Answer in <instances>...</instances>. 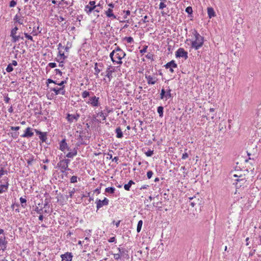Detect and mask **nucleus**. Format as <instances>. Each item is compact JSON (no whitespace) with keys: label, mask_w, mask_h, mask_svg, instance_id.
I'll use <instances>...</instances> for the list:
<instances>
[{"label":"nucleus","mask_w":261,"mask_h":261,"mask_svg":"<svg viewBox=\"0 0 261 261\" xmlns=\"http://www.w3.org/2000/svg\"><path fill=\"white\" fill-rule=\"evenodd\" d=\"M192 34L195 37V40L192 41L191 48L198 50L203 45L204 38L195 29L193 31Z\"/></svg>","instance_id":"f257e3e1"},{"label":"nucleus","mask_w":261,"mask_h":261,"mask_svg":"<svg viewBox=\"0 0 261 261\" xmlns=\"http://www.w3.org/2000/svg\"><path fill=\"white\" fill-rule=\"evenodd\" d=\"M171 92V89L169 87H168L166 90L164 88H162L160 93V98L161 99H165L166 100L169 98H172V96Z\"/></svg>","instance_id":"f03ea898"},{"label":"nucleus","mask_w":261,"mask_h":261,"mask_svg":"<svg viewBox=\"0 0 261 261\" xmlns=\"http://www.w3.org/2000/svg\"><path fill=\"white\" fill-rule=\"evenodd\" d=\"M57 166L60 169L61 172L64 173L66 176L67 175V173L66 172V170L68 171H72L70 169H69L66 164L64 162L63 160H61L57 164Z\"/></svg>","instance_id":"7ed1b4c3"},{"label":"nucleus","mask_w":261,"mask_h":261,"mask_svg":"<svg viewBox=\"0 0 261 261\" xmlns=\"http://www.w3.org/2000/svg\"><path fill=\"white\" fill-rule=\"evenodd\" d=\"M80 117V115L78 113H75L74 114H70L68 113L66 115V118L69 123H71L76 122L79 119Z\"/></svg>","instance_id":"20e7f679"},{"label":"nucleus","mask_w":261,"mask_h":261,"mask_svg":"<svg viewBox=\"0 0 261 261\" xmlns=\"http://www.w3.org/2000/svg\"><path fill=\"white\" fill-rule=\"evenodd\" d=\"M109 200L108 198H105L102 200L97 199L96 200L97 210H99L103 206L108 205Z\"/></svg>","instance_id":"39448f33"},{"label":"nucleus","mask_w":261,"mask_h":261,"mask_svg":"<svg viewBox=\"0 0 261 261\" xmlns=\"http://www.w3.org/2000/svg\"><path fill=\"white\" fill-rule=\"evenodd\" d=\"M117 250L123 258L126 259H128L129 258V255L128 254V251L127 249L124 247H119L117 248Z\"/></svg>","instance_id":"423d86ee"},{"label":"nucleus","mask_w":261,"mask_h":261,"mask_svg":"<svg viewBox=\"0 0 261 261\" xmlns=\"http://www.w3.org/2000/svg\"><path fill=\"white\" fill-rule=\"evenodd\" d=\"M87 103L94 107H98L99 105V97H96L95 95L92 97H90V98L89 99V101H87Z\"/></svg>","instance_id":"0eeeda50"},{"label":"nucleus","mask_w":261,"mask_h":261,"mask_svg":"<svg viewBox=\"0 0 261 261\" xmlns=\"http://www.w3.org/2000/svg\"><path fill=\"white\" fill-rule=\"evenodd\" d=\"M175 56L177 58L182 57L185 59H187L188 58V53L182 48H179L176 50L175 52Z\"/></svg>","instance_id":"6e6552de"},{"label":"nucleus","mask_w":261,"mask_h":261,"mask_svg":"<svg viewBox=\"0 0 261 261\" xmlns=\"http://www.w3.org/2000/svg\"><path fill=\"white\" fill-rule=\"evenodd\" d=\"M145 76L148 85H154L158 81V79L155 76H152L145 73Z\"/></svg>","instance_id":"1a4fd4ad"},{"label":"nucleus","mask_w":261,"mask_h":261,"mask_svg":"<svg viewBox=\"0 0 261 261\" xmlns=\"http://www.w3.org/2000/svg\"><path fill=\"white\" fill-rule=\"evenodd\" d=\"M165 67L166 69H169V71L171 73H173L174 72V69L177 68V65L175 63L174 60H172L169 62H168L165 65Z\"/></svg>","instance_id":"9d476101"},{"label":"nucleus","mask_w":261,"mask_h":261,"mask_svg":"<svg viewBox=\"0 0 261 261\" xmlns=\"http://www.w3.org/2000/svg\"><path fill=\"white\" fill-rule=\"evenodd\" d=\"M126 54L125 52L115 53V59L116 60V63L118 64H121L122 62L121 60L125 57Z\"/></svg>","instance_id":"9b49d317"},{"label":"nucleus","mask_w":261,"mask_h":261,"mask_svg":"<svg viewBox=\"0 0 261 261\" xmlns=\"http://www.w3.org/2000/svg\"><path fill=\"white\" fill-rule=\"evenodd\" d=\"M115 69L114 67L109 66L106 71V75L105 76L107 77L109 79V82L111 81V79L113 77L112 73L115 72Z\"/></svg>","instance_id":"f8f14e48"},{"label":"nucleus","mask_w":261,"mask_h":261,"mask_svg":"<svg viewBox=\"0 0 261 261\" xmlns=\"http://www.w3.org/2000/svg\"><path fill=\"white\" fill-rule=\"evenodd\" d=\"M62 261H72L73 255L71 252H67L61 255Z\"/></svg>","instance_id":"ddd939ff"},{"label":"nucleus","mask_w":261,"mask_h":261,"mask_svg":"<svg viewBox=\"0 0 261 261\" xmlns=\"http://www.w3.org/2000/svg\"><path fill=\"white\" fill-rule=\"evenodd\" d=\"M51 91H54L55 93V94L58 95V94H61L62 95H64L65 94L66 91L65 90V87L62 86L60 88H50Z\"/></svg>","instance_id":"4468645a"},{"label":"nucleus","mask_w":261,"mask_h":261,"mask_svg":"<svg viewBox=\"0 0 261 261\" xmlns=\"http://www.w3.org/2000/svg\"><path fill=\"white\" fill-rule=\"evenodd\" d=\"M35 131L37 135L39 136V139L42 141V142H46L47 140V133L46 132H42L39 130L35 129Z\"/></svg>","instance_id":"2eb2a0df"},{"label":"nucleus","mask_w":261,"mask_h":261,"mask_svg":"<svg viewBox=\"0 0 261 261\" xmlns=\"http://www.w3.org/2000/svg\"><path fill=\"white\" fill-rule=\"evenodd\" d=\"M189 199L190 205L192 207H194L197 204H199V199L196 196H194L193 197H190L188 198Z\"/></svg>","instance_id":"dca6fc26"},{"label":"nucleus","mask_w":261,"mask_h":261,"mask_svg":"<svg viewBox=\"0 0 261 261\" xmlns=\"http://www.w3.org/2000/svg\"><path fill=\"white\" fill-rule=\"evenodd\" d=\"M32 128L28 127H27L25 130L24 133L23 135L21 136L22 138H30L33 136L34 133L32 132Z\"/></svg>","instance_id":"f3484780"},{"label":"nucleus","mask_w":261,"mask_h":261,"mask_svg":"<svg viewBox=\"0 0 261 261\" xmlns=\"http://www.w3.org/2000/svg\"><path fill=\"white\" fill-rule=\"evenodd\" d=\"M7 242L6 241V237L5 236L0 237V250L5 251L6 249Z\"/></svg>","instance_id":"a211bd4d"},{"label":"nucleus","mask_w":261,"mask_h":261,"mask_svg":"<svg viewBox=\"0 0 261 261\" xmlns=\"http://www.w3.org/2000/svg\"><path fill=\"white\" fill-rule=\"evenodd\" d=\"M5 180H6L5 184L0 185V194L6 192L8 190L9 185L8 182V178L6 177Z\"/></svg>","instance_id":"6ab92c4d"},{"label":"nucleus","mask_w":261,"mask_h":261,"mask_svg":"<svg viewBox=\"0 0 261 261\" xmlns=\"http://www.w3.org/2000/svg\"><path fill=\"white\" fill-rule=\"evenodd\" d=\"M69 152L67 153L66 156L68 158H73L76 155L77 153V147H74L73 149L69 148Z\"/></svg>","instance_id":"aec40b11"},{"label":"nucleus","mask_w":261,"mask_h":261,"mask_svg":"<svg viewBox=\"0 0 261 261\" xmlns=\"http://www.w3.org/2000/svg\"><path fill=\"white\" fill-rule=\"evenodd\" d=\"M98 67H103V65L102 63H95L94 64V74L97 77H98L99 73L101 71V69H98Z\"/></svg>","instance_id":"412c9836"},{"label":"nucleus","mask_w":261,"mask_h":261,"mask_svg":"<svg viewBox=\"0 0 261 261\" xmlns=\"http://www.w3.org/2000/svg\"><path fill=\"white\" fill-rule=\"evenodd\" d=\"M59 145H60V149L61 151H64L65 149H67L68 150H69V147H68L65 139H63L60 142Z\"/></svg>","instance_id":"4be33fe9"},{"label":"nucleus","mask_w":261,"mask_h":261,"mask_svg":"<svg viewBox=\"0 0 261 261\" xmlns=\"http://www.w3.org/2000/svg\"><path fill=\"white\" fill-rule=\"evenodd\" d=\"M105 14L108 18H111L112 19H116V16L113 13V9L109 8L107 11H105Z\"/></svg>","instance_id":"5701e85b"},{"label":"nucleus","mask_w":261,"mask_h":261,"mask_svg":"<svg viewBox=\"0 0 261 261\" xmlns=\"http://www.w3.org/2000/svg\"><path fill=\"white\" fill-rule=\"evenodd\" d=\"M111 112V110H108V108H107V113H104L102 111L99 112L97 114V116H99V117H101L102 118L103 120H106L107 117L108 116V114L109 113Z\"/></svg>","instance_id":"b1692460"},{"label":"nucleus","mask_w":261,"mask_h":261,"mask_svg":"<svg viewBox=\"0 0 261 261\" xmlns=\"http://www.w3.org/2000/svg\"><path fill=\"white\" fill-rule=\"evenodd\" d=\"M96 8V6H90L89 5H87L85 7L84 10L87 14L89 15Z\"/></svg>","instance_id":"393cba45"},{"label":"nucleus","mask_w":261,"mask_h":261,"mask_svg":"<svg viewBox=\"0 0 261 261\" xmlns=\"http://www.w3.org/2000/svg\"><path fill=\"white\" fill-rule=\"evenodd\" d=\"M207 14L210 18H212V17L215 16V12L212 7L207 8Z\"/></svg>","instance_id":"a878e982"},{"label":"nucleus","mask_w":261,"mask_h":261,"mask_svg":"<svg viewBox=\"0 0 261 261\" xmlns=\"http://www.w3.org/2000/svg\"><path fill=\"white\" fill-rule=\"evenodd\" d=\"M116 137L117 138H122L123 137V133L120 127H118L115 129Z\"/></svg>","instance_id":"bb28decb"},{"label":"nucleus","mask_w":261,"mask_h":261,"mask_svg":"<svg viewBox=\"0 0 261 261\" xmlns=\"http://www.w3.org/2000/svg\"><path fill=\"white\" fill-rule=\"evenodd\" d=\"M13 20L15 22H17L19 24H23V20L20 18V16H19L18 14H16V15L14 16Z\"/></svg>","instance_id":"cd10ccee"},{"label":"nucleus","mask_w":261,"mask_h":261,"mask_svg":"<svg viewBox=\"0 0 261 261\" xmlns=\"http://www.w3.org/2000/svg\"><path fill=\"white\" fill-rule=\"evenodd\" d=\"M134 184H135V182L132 180H130L127 184L124 185V188L126 191H129L132 185Z\"/></svg>","instance_id":"c85d7f7f"},{"label":"nucleus","mask_w":261,"mask_h":261,"mask_svg":"<svg viewBox=\"0 0 261 261\" xmlns=\"http://www.w3.org/2000/svg\"><path fill=\"white\" fill-rule=\"evenodd\" d=\"M12 37V41L13 42H16L18 41L19 39L23 40V37H21L20 35L17 36L16 35L13 36V37Z\"/></svg>","instance_id":"c756f323"},{"label":"nucleus","mask_w":261,"mask_h":261,"mask_svg":"<svg viewBox=\"0 0 261 261\" xmlns=\"http://www.w3.org/2000/svg\"><path fill=\"white\" fill-rule=\"evenodd\" d=\"M157 112L161 118L163 117L164 108L162 106H159L157 108Z\"/></svg>","instance_id":"7c9ffc66"},{"label":"nucleus","mask_w":261,"mask_h":261,"mask_svg":"<svg viewBox=\"0 0 261 261\" xmlns=\"http://www.w3.org/2000/svg\"><path fill=\"white\" fill-rule=\"evenodd\" d=\"M34 161V156L32 154L29 155V158L27 159V162L28 165H32L33 161Z\"/></svg>","instance_id":"2f4dec72"},{"label":"nucleus","mask_w":261,"mask_h":261,"mask_svg":"<svg viewBox=\"0 0 261 261\" xmlns=\"http://www.w3.org/2000/svg\"><path fill=\"white\" fill-rule=\"evenodd\" d=\"M115 191V189L114 187H108L106 188L105 192L110 194H114Z\"/></svg>","instance_id":"473e14b6"},{"label":"nucleus","mask_w":261,"mask_h":261,"mask_svg":"<svg viewBox=\"0 0 261 261\" xmlns=\"http://www.w3.org/2000/svg\"><path fill=\"white\" fill-rule=\"evenodd\" d=\"M185 11L186 13H187L189 16V17H192V13H193V9L192 8L191 6H189L186 8Z\"/></svg>","instance_id":"72a5a7b5"},{"label":"nucleus","mask_w":261,"mask_h":261,"mask_svg":"<svg viewBox=\"0 0 261 261\" xmlns=\"http://www.w3.org/2000/svg\"><path fill=\"white\" fill-rule=\"evenodd\" d=\"M21 206L25 208L27 205V200L25 198L21 197L19 199Z\"/></svg>","instance_id":"f704fd0d"},{"label":"nucleus","mask_w":261,"mask_h":261,"mask_svg":"<svg viewBox=\"0 0 261 261\" xmlns=\"http://www.w3.org/2000/svg\"><path fill=\"white\" fill-rule=\"evenodd\" d=\"M142 224H143L142 220H141L138 221V224H137V232H140V231L141 230L142 226Z\"/></svg>","instance_id":"c9c22d12"},{"label":"nucleus","mask_w":261,"mask_h":261,"mask_svg":"<svg viewBox=\"0 0 261 261\" xmlns=\"http://www.w3.org/2000/svg\"><path fill=\"white\" fill-rule=\"evenodd\" d=\"M18 30V28L17 27H15L14 28H13L11 31L10 37H13V36L15 35Z\"/></svg>","instance_id":"e433bc0d"},{"label":"nucleus","mask_w":261,"mask_h":261,"mask_svg":"<svg viewBox=\"0 0 261 261\" xmlns=\"http://www.w3.org/2000/svg\"><path fill=\"white\" fill-rule=\"evenodd\" d=\"M59 55L60 56V58L59 59L60 60L63 61L67 58V56H65V54L60 50L59 51Z\"/></svg>","instance_id":"4c0bfd02"},{"label":"nucleus","mask_w":261,"mask_h":261,"mask_svg":"<svg viewBox=\"0 0 261 261\" xmlns=\"http://www.w3.org/2000/svg\"><path fill=\"white\" fill-rule=\"evenodd\" d=\"M13 70L14 69L13 68V66L11 64V63H9L6 68V71L8 73L12 72Z\"/></svg>","instance_id":"58836bf2"},{"label":"nucleus","mask_w":261,"mask_h":261,"mask_svg":"<svg viewBox=\"0 0 261 261\" xmlns=\"http://www.w3.org/2000/svg\"><path fill=\"white\" fill-rule=\"evenodd\" d=\"M115 52L113 50L110 54V57L113 63H116V60L115 59Z\"/></svg>","instance_id":"ea45409f"},{"label":"nucleus","mask_w":261,"mask_h":261,"mask_svg":"<svg viewBox=\"0 0 261 261\" xmlns=\"http://www.w3.org/2000/svg\"><path fill=\"white\" fill-rule=\"evenodd\" d=\"M57 66V64L55 62H50L49 63L47 66L46 68V70H48V68L49 67L50 68H53Z\"/></svg>","instance_id":"a19ab883"},{"label":"nucleus","mask_w":261,"mask_h":261,"mask_svg":"<svg viewBox=\"0 0 261 261\" xmlns=\"http://www.w3.org/2000/svg\"><path fill=\"white\" fill-rule=\"evenodd\" d=\"M39 25L36 27L35 26L33 28V30L31 32V34H32L33 36H36L37 35L38 33L36 32L37 30H39Z\"/></svg>","instance_id":"79ce46f5"},{"label":"nucleus","mask_w":261,"mask_h":261,"mask_svg":"<svg viewBox=\"0 0 261 261\" xmlns=\"http://www.w3.org/2000/svg\"><path fill=\"white\" fill-rule=\"evenodd\" d=\"M8 172L6 170H4V168H1L0 170V177H1L4 174H8Z\"/></svg>","instance_id":"37998d69"},{"label":"nucleus","mask_w":261,"mask_h":261,"mask_svg":"<svg viewBox=\"0 0 261 261\" xmlns=\"http://www.w3.org/2000/svg\"><path fill=\"white\" fill-rule=\"evenodd\" d=\"M90 95V92L87 91H84L82 93V96L83 98H86Z\"/></svg>","instance_id":"c03bdc74"},{"label":"nucleus","mask_w":261,"mask_h":261,"mask_svg":"<svg viewBox=\"0 0 261 261\" xmlns=\"http://www.w3.org/2000/svg\"><path fill=\"white\" fill-rule=\"evenodd\" d=\"M23 34H24L25 37L26 38H27L28 40H31V41H33V42L34 41L33 40V37L32 36H31L30 35H29L28 33L24 32L23 33Z\"/></svg>","instance_id":"a18cd8bd"},{"label":"nucleus","mask_w":261,"mask_h":261,"mask_svg":"<svg viewBox=\"0 0 261 261\" xmlns=\"http://www.w3.org/2000/svg\"><path fill=\"white\" fill-rule=\"evenodd\" d=\"M145 153L147 156H151L154 153V150L149 149Z\"/></svg>","instance_id":"49530a36"},{"label":"nucleus","mask_w":261,"mask_h":261,"mask_svg":"<svg viewBox=\"0 0 261 261\" xmlns=\"http://www.w3.org/2000/svg\"><path fill=\"white\" fill-rule=\"evenodd\" d=\"M113 255L115 260H119L122 258L119 252L118 253H114Z\"/></svg>","instance_id":"de8ad7c7"},{"label":"nucleus","mask_w":261,"mask_h":261,"mask_svg":"<svg viewBox=\"0 0 261 261\" xmlns=\"http://www.w3.org/2000/svg\"><path fill=\"white\" fill-rule=\"evenodd\" d=\"M145 57L148 59L153 60V55L150 53H148L145 56Z\"/></svg>","instance_id":"09e8293b"},{"label":"nucleus","mask_w":261,"mask_h":261,"mask_svg":"<svg viewBox=\"0 0 261 261\" xmlns=\"http://www.w3.org/2000/svg\"><path fill=\"white\" fill-rule=\"evenodd\" d=\"M165 2H161L159 4V9L163 10L166 7V5L165 4Z\"/></svg>","instance_id":"8fccbe9b"},{"label":"nucleus","mask_w":261,"mask_h":261,"mask_svg":"<svg viewBox=\"0 0 261 261\" xmlns=\"http://www.w3.org/2000/svg\"><path fill=\"white\" fill-rule=\"evenodd\" d=\"M127 43H132L134 41V39L132 37H126L124 38Z\"/></svg>","instance_id":"3c124183"},{"label":"nucleus","mask_w":261,"mask_h":261,"mask_svg":"<svg viewBox=\"0 0 261 261\" xmlns=\"http://www.w3.org/2000/svg\"><path fill=\"white\" fill-rule=\"evenodd\" d=\"M76 182H77V176H72L70 178V182L75 183Z\"/></svg>","instance_id":"603ef678"},{"label":"nucleus","mask_w":261,"mask_h":261,"mask_svg":"<svg viewBox=\"0 0 261 261\" xmlns=\"http://www.w3.org/2000/svg\"><path fill=\"white\" fill-rule=\"evenodd\" d=\"M123 13L125 14V15L123 16L124 19H126L128 15H129L130 14V12L129 10H124Z\"/></svg>","instance_id":"864d4df0"},{"label":"nucleus","mask_w":261,"mask_h":261,"mask_svg":"<svg viewBox=\"0 0 261 261\" xmlns=\"http://www.w3.org/2000/svg\"><path fill=\"white\" fill-rule=\"evenodd\" d=\"M147 48H148V46H147V45H144V46H143V48L141 50H140V53H141V54H144L145 53H146V51H147Z\"/></svg>","instance_id":"5fc2aeb1"},{"label":"nucleus","mask_w":261,"mask_h":261,"mask_svg":"<svg viewBox=\"0 0 261 261\" xmlns=\"http://www.w3.org/2000/svg\"><path fill=\"white\" fill-rule=\"evenodd\" d=\"M153 173L152 171L150 170L147 172V177L148 179H150L152 176Z\"/></svg>","instance_id":"6e6d98bb"},{"label":"nucleus","mask_w":261,"mask_h":261,"mask_svg":"<svg viewBox=\"0 0 261 261\" xmlns=\"http://www.w3.org/2000/svg\"><path fill=\"white\" fill-rule=\"evenodd\" d=\"M54 71L56 74H59L60 76H62L63 74L62 72L59 69H56Z\"/></svg>","instance_id":"4d7b16f0"},{"label":"nucleus","mask_w":261,"mask_h":261,"mask_svg":"<svg viewBox=\"0 0 261 261\" xmlns=\"http://www.w3.org/2000/svg\"><path fill=\"white\" fill-rule=\"evenodd\" d=\"M16 2L15 1L12 0L10 2L9 6L10 7H14L16 6Z\"/></svg>","instance_id":"13d9d810"},{"label":"nucleus","mask_w":261,"mask_h":261,"mask_svg":"<svg viewBox=\"0 0 261 261\" xmlns=\"http://www.w3.org/2000/svg\"><path fill=\"white\" fill-rule=\"evenodd\" d=\"M115 53H121V52H124L122 49L120 48L119 46H117L115 48V49L113 50Z\"/></svg>","instance_id":"bf43d9fd"},{"label":"nucleus","mask_w":261,"mask_h":261,"mask_svg":"<svg viewBox=\"0 0 261 261\" xmlns=\"http://www.w3.org/2000/svg\"><path fill=\"white\" fill-rule=\"evenodd\" d=\"M108 242L109 243H116V239L115 238V237H111L110 238L109 240H108Z\"/></svg>","instance_id":"052dcab7"},{"label":"nucleus","mask_w":261,"mask_h":261,"mask_svg":"<svg viewBox=\"0 0 261 261\" xmlns=\"http://www.w3.org/2000/svg\"><path fill=\"white\" fill-rule=\"evenodd\" d=\"M58 61L59 62V66L61 68H64V60L62 61L59 60Z\"/></svg>","instance_id":"680f3d73"},{"label":"nucleus","mask_w":261,"mask_h":261,"mask_svg":"<svg viewBox=\"0 0 261 261\" xmlns=\"http://www.w3.org/2000/svg\"><path fill=\"white\" fill-rule=\"evenodd\" d=\"M19 135V133H11V136L14 139H16Z\"/></svg>","instance_id":"e2e57ef3"},{"label":"nucleus","mask_w":261,"mask_h":261,"mask_svg":"<svg viewBox=\"0 0 261 261\" xmlns=\"http://www.w3.org/2000/svg\"><path fill=\"white\" fill-rule=\"evenodd\" d=\"M147 18H148V16L147 15L145 16L144 17V18L141 20V21L143 22V23H146V22H149V21L147 20Z\"/></svg>","instance_id":"0e129e2a"},{"label":"nucleus","mask_w":261,"mask_h":261,"mask_svg":"<svg viewBox=\"0 0 261 261\" xmlns=\"http://www.w3.org/2000/svg\"><path fill=\"white\" fill-rule=\"evenodd\" d=\"M188 156H189V155H188V153L185 152L184 153L182 154L181 159L182 160H186L188 157Z\"/></svg>","instance_id":"69168bd1"},{"label":"nucleus","mask_w":261,"mask_h":261,"mask_svg":"<svg viewBox=\"0 0 261 261\" xmlns=\"http://www.w3.org/2000/svg\"><path fill=\"white\" fill-rule=\"evenodd\" d=\"M67 83L66 80L62 81L60 83L57 84L60 86H64V85Z\"/></svg>","instance_id":"338daca9"},{"label":"nucleus","mask_w":261,"mask_h":261,"mask_svg":"<svg viewBox=\"0 0 261 261\" xmlns=\"http://www.w3.org/2000/svg\"><path fill=\"white\" fill-rule=\"evenodd\" d=\"M35 211L38 214H41L42 211V208H40L39 209L38 207H36V208H35Z\"/></svg>","instance_id":"774afa93"}]
</instances>
